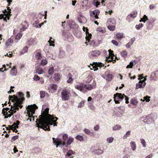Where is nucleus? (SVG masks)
<instances>
[{
	"instance_id": "nucleus-1",
	"label": "nucleus",
	"mask_w": 158,
	"mask_h": 158,
	"mask_svg": "<svg viewBox=\"0 0 158 158\" xmlns=\"http://www.w3.org/2000/svg\"><path fill=\"white\" fill-rule=\"evenodd\" d=\"M44 105H43L41 114L39 116L40 120L39 123L41 128L49 131L50 130V125L57 126L58 123L56 121L58 118L56 117H54L53 115L49 114V108H46L44 109Z\"/></svg>"
},
{
	"instance_id": "nucleus-2",
	"label": "nucleus",
	"mask_w": 158,
	"mask_h": 158,
	"mask_svg": "<svg viewBox=\"0 0 158 158\" xmlns=\"http://www.w3.org/2000/svg\"><path fill=\"white\" fill-rule=\"evenodd\" d=\"M24 99H9V102L8 104H9L10 102L11 101L13 102V105L12 106V110L15 113L16 111V110H18L19 107L22 108L23 106L21 105Z\"/></svg>"
},
{
	"instance_id": "nucleus-3",
	"label": "nucleus",
	"mask_w": 158,
	"mask_h": 158,
	"mask_svg": "<svg viewBox=\"0 0 158 158\" xmlns=\"http://www.w3.org/2000/svg\"><path fill=\"white\" fill-rule=\"evenodd\" d=\"M75 87L77 89L84 93L87 90H90L92 89V86L91 85L83 83H81L77 85Z\"/></svg>"
},
{
	"instance_id": "nucleus-4",
	"label": "nucleus",
	"mask_w": 158,
	"mask_h": 158,
	"mask_svg": "<svg viewBox=\"0 0 158 158\" xmlns=\"http://www.w3.org/2000/svg\"><path fill=\"white\" fill-rule=\"evenodd\" d=\"M124 108L123 107H118L115 108L113 112V114L117 117H120L122 115V113L124 111Z\"/></svg>"
},
{
	"instance_id": "nucleus-5",
	"label": "nucleus",
	"mask_w": 158,
	"mask_h": 158,
	"mask_svg": "<svg viewBox=\"0 0 158 158\" xmlns=\"http://www.w3.org/2000/svg\"><path fill=\"white\" fill-rule=\"evenodd\" d=\"M100 11L98 9L92 11V13L90 14L91 20H94L96 19L99 18L98 16L100 14Z\"/></svg>"
},
{
	"instance_id": "nucleus-6",
	"label": "nucleus",
	"mask_w": 158,
	"mask_h": 158,
	"mask_svg": "<svg viewBox=\"0 0 158 158\" xmlns=\"http://www.w3.org/2000/svg\"><path fill=\"white\" fill-rule=\"evenodd\" d=\"M38 108V107L35 104L29 105L27 108V109L28 111H29L32 114H34L35 113V110Z\"/></svg>"
},
{
	"instance_id": "nucleus-7",
	"label": "nucleus",
	"mask_w": 158,
	"mask_h": 158,
	"mask_svg": "<svg viewBox=\"0 0 158 158\" xmlns=\"http://www.w3.org/2000/svg\"><path fill=\"white\" fill-rule=\"evenodd\" d=\"M70 94L69 91L66 89H64L62 91L61 95L62 99H69Z\"/></svg>"
},
{
	"instance_id": "nucleus-8",
	"label": "nucleus",
	"mask_w": 158,
	"mask_h": 158,
	"mask_svg": "<svg viewBox=\"0 0 158 158\" xmlns=\"http://www.w3.org/2000/svg\"><path fill=\"white\" fill-rule=\"evenodd\" d=\"M17 93L19 97H20L19 98H18L17 95H14L12 96H9V99H25L24 98V94L23 93L19 92Z\"/></svg>"
},
{
	"instance_id": "nucleus-9",
	"label": "nucleus",
	"mask_w": 158,
	"mask_h": 158,
	"mask_svg": "<svg viewBox=\"0 0 158 158\" xmlns=\"http://www.w3.org/2000/svg\"><path fill=\"white\" fill-rule=\"evenodd\" d=\"M129 99L124 94H122L121 93H116L114 95V99Z\"/></svg>"
},
{
	"instance_id": "nucleus-10",
	"label": "nucleus",
	"mask_w": 158,
	"mask_h": 158,
	"mask_svg": "<svg viewBox=\"0 0 158 158\" xmlns=\"http://www.w3.org/2000/svg\"><path fill=\"white\" fill-rule=\"evenodd\" d=\"M158 79V71H155L152 73L151 75L150 80L151 81L157 80Z\"/></svg>"
},
{
	"instance_id": "nucleus-11",
	"label": "nucleus",
	"mask_w": 158,
	"mask_h": 158,
	"mask_svg": "<svg viewBox=\"0 0 158 158\" xmlns=\"http://www.w3.org/2000/svg\"><path fill=\"white\" fill-rule=\"evenodd\" d=\"M146 82H144L141 80H140L139 82L136 84V89H138L139 88H143L146 85Z\"/></svg>"
},
{
	"instance_id": "nucleus-12",
	"label": "nucleus",
	"mask_w": 158,
	"mask_h": 158,
	"mask_svg": "<svg viewBox=\"0 0 158 158\" xmlns=\"http://www.w3.org/2000/svg\"><path fill=\"white\" fill-rule=\"evenodd\" d=\"M101 53V51L97 50L92 51L91 52V55L93 57H97L99 56Z\"/></svg>"
},
{
	"instance_id": "nucleus-13",
	"label": "nucleus",
	"mask_w": 158,
	"mask_h": 158,
	"mask_svg": "<svg viewBox=\"0 0 158 158\" xmlns=\"http://www.w3.org/2000/svg\"><path fill=\"white\" fill-rule=\"evenodd\" d=\"M113 78V76L112 74L108 72H106L105 73V78L106 81H110Z\"/></svg>"
},
{
	"instance_id": "nucleus-14",
	"label": "nucleus",
	"mask_w": 158,
	"mask_h": 158,
	"mask_svg": "<svg viewBox=\"0 0 158 158\" xmlns=\"http://www.w3.org/2000/svg\"><path fill=\"white\" fill-rule=\"evenodd\" d=\"M153 116V114H149L148 115V118L147 119V124H149L152 123L154 121Z\"/></svg>"
},
{
	"instance_id": "nucleus-15",
	"label": "nucleus",
	"mask_w": 158,
	"mask_h": 158,
	"mask_svg": "<svg viewBox=\"0 0 158 158\" xmlns=\"http://www.w3.org/2000/svg\"><path fill=\"white\" fill-rule=\"evenodd\" d=\"M88 31V29L87 28H86L85 30V33L86 35V36L85 37V39L87 41L89 42L90 39L91 38L92 35L91 34L89 33Z\"/></svg>"
},
{
	"instance_id": "nucleus-16",
	"label": "nucleus",
	"mask_w": 158,
	"mask_h": 158,
	"mask_svg": "<svg viewBox=\"0 0 158 158\" xmlns=\"http://www.w3.org/2000/svg\"><path fill=\"white\" fill-rule=\"evenodd\" d=\"M22 25H23V27L21 29L22 31H24L28 27L29 24L26 21H25L22 23Z\"/></svg>"
},
{
	"instance_id": "nucleus-17",
	"label": "nucleus",
	"mask_w": 158,
	"mask_h": 158,
	"mask_svg": "<svg viewBox=\"0 0 158 158\" xmlns=\"http://www.w3.org/2000/svg\"><path fill=\"white\" fill-rule=\"evenodd\" d=\"M90 65H92V68H90L91 70H93V69H94V71H96L98 69V63L97 62H93L92 64H91Z\"/></svg>"
},
{
	"instance_id": "nucleus-18",
	"label": "nucleus",
	"mask_w": 158,
	"mask_h": 158,
	"mask_svg": "<svg viewBox=\"0 0 158 158\" xmlns=\"http://www.w3.org/2000/svg\"><path fill=\"white\" fill-rule=\"evenodd\" d=\"M83 131L85 134L89 135L91 136L92 135H94V132L93 130L90 131L89 129L85 128Z\"/></svg>"
},
{
	"instance_id": "nucleus-19",
	"label": "nucleus",
	"mask_w": 158,
	"mask_h": 158,
	"mask_svg": "<svg viewBox=\"0 0 158 158\" xmlns=\"http://www.w3.org/2000/svg\"><path fill=\"white\" fill-rule=\"evenodd\" d=\"M115 21L112 19H108L106 23L107 25H115Z\"/></svg>"
},
{
	"instance_id": "nucleus-20",
	"label": "nucleus",
	"mask_w": 158,
	"mask_h": 158,
	"mask_svg": "<svg viewBox=\"0 0 158 158\" xmlns=\"http://www.w3.org/2000/svg\"><path fill=\"white\" fill-rule=\"evenodd\" d=\"M137 12L135 11H133L132 13L130 14L127 17V19H128L130 17H132L133 18H135L137 15Z\"/></svg>"
},
{
	"instance_id": "nucleus-21",
	"label": "nucleus",
	"mask_w": 158,
	"mask_h": 158,
	"mask_svg": "<svg viewBox=\"0 0 158 158\" xmlns=\"http://www.w3.org/2000/svg\"><path fill=\"white\" fill-rule=\"evenodd\" d=\"M12 106H11L10 110L9 111V113L7 114H6L5 116L4 117L5 118H7L8 117H10L14 113L12 110Z\"/></svg>"
},
{
	"instance_id": "nucleus-22",
	"label": "nucleus",
	"mask_w": 158,
	"mask_h": 158,
	"mask_svg": "<svg viewBox=\"0 0 158 158\" xmlns=\"http://www.w3.org/2000/svg\"><path fill=\"white\" fill-rule=\"evenodd\" d=\"M10 109L8 108H4L2 110V113L3 114V115H5L6 114H7L10 113L8 112Z\"/></svg>"
},
{
	"instance_id": "nucleus-23",
	"label": "nucleus",
	"mask_w": 158,
	"mask_h": 158,
	"mask_svg": "<svg viewBox=\"0 0 158 158\" xmlns=\"http://www.w3.org/2000/svg\"><path fill=\"white\" fill-rule=\"evenodd\" d=\"M36 73L39 74H40L44 73V72L42 68L39 67L36 69Z\"/></svg>"
},
{
	"instance_id": "nucleus-24",
	"label": "nucleus",
	"mask_w": 158,
	"mask_h": 158,
	"mask_svg": "<svg viewBox=\"0 0 158 158\" xmlns=\"http://www.w3.org/2000/svg\"><path fill=\"white\" fill-rule=\"evenodd\" d=\"M10 73L13 76L16 75L17 73V70L16 68L14 67L10 70Z\"/></svg>"
},
{
	"instance_id": "nucleus-25",
	"label": "nucleus",
	"mask_w": 158,
	"mask_h": 158,
	"mask_svg": "<svg viewBox=\"0 0 158 158\" xmlns=\"http://www.w3.org/2000/svg\"><path fill=\"white\" fill-rule=\"evenodd\" d=\"M93 152L95 153V154H98V155L102 154L103 152V151L101 149L94 150L93 151Z\"/></svg>"
},
{
	"instance_id": "nucleus-26",
	"label": "nucleus",
	"mask_w": 158,
	"mask_h": 158,
	"mask_svg": "<svg viewBox=\"0 0 158 158\" xmlns=\"http://www.w3.org/2000/svg\"><path fill=\"white\" fill-rule=\"evenodd\" d=\"M10 10L7 11L6 9L3 10L2 12L4 14V15L8 16L9 15H10L11 9H10Z\"/></svg>"
},
{
	"instance_id": "nucleus-27",
	"label": "nucleus",
	"mask_w": 158,
	"mask_h": 158,
	"mask_svg": "<svg viewBox=\"0 0 158 158\" xmlns=\"http://www.w3.org/2000/svg\"><path fill=\"white\" fill-rule=\"evenodd\" d=\"M68 138V135L67 134H65L63 135V139L64 140V142L61 144L64 145L65 144V142Z\"/></svg>"
},
{
	"instance_id": "nucleus-28",
	"label": "nucleus",
	"mask_w": 158,
	"mask_h": 158,
	"mask_svg": "<svg viewBox=\"0 0 158 158\" xmlns=\"http://www.w3.org/2000/svg\"><path fill=\"white\" fill-rule=\"evenodd\" d=\"M131 147L132 150L135 151L136 149V145L135 142L134 141H132L130 143Z\"/></svg>"
},
{
	"instance_id": "nucleus-29",
	"label": "nucleus",
	"mask_w": 158,
	"mask_h": 158,
	"mask_svg": "<svg viewBox=\"0 0 158 158\" xmlns=\"http://www.w3.org/2000/svg\"><path fill=\"white\" fill-rule=\"evenodd\" d=\"M121 128V127L119 125H116L114 126L112 128L113 131L119 130Z\"/></svg>"
},
{
	"instance_id": "nucleus-30",
	"label": "nucleus",
	"mask_w": 158,
	"mask_h": 158,
	"mask_svg": "<svg viewBox=\"0 0 158 158\" xmlns=\"http://www.w3.org/2000/svg\"><path fill=\"white\" fill-rule=\"evenodd\" d=\"M116 37L117 40H120L123 38V34L122 33H118L116 34Z\"/></svg>"
},
{
	"instance_id": "nucleus-31",
	"label": "nucleus",
	"mask_w": 158,
	"mask_h": 158,
	"mask_svg": "<svg viewBox=\"0 0 158 158\" xmlns=\"http://www.w3.org/2000/svg\"><path fill=\"white\" fill-rule=\"evenodd\" d=\"M120 54L122 57L125 58L127 56V53L126 51H123L120 52Z\"/></svg>"
},
{
	"instance_id": "nucleus-32",
	"label": "nucleus",
	"mask_w": 158,
	"mask_h": 158,
	"mask_svg": "<svg viewBox=\"0 0 158 158\" xmlns=\"http://www.w3.org/2000/svg\"><path fill=\"white\" fill-rule=\"evenodd\" d=\"M107 26L108 29L111 31H113L115 29V25H110L109 26Z\"/></svg>"
},
{
	"instance_id": "nucleus-33",
	"label": "nucleus",
	"mask_w": 158,
	"mask_h": 158,
	"mask_svg": "<svg viewBox=\"0 0 158 158\" xmlns=\"http://www.w3.org/2000/svg\"><path fill=\"white\" fill-rule=\"evenodd\" d=\"M54 80L56 81H58L60 78V76L58 73H56L54 75Z\"/></svg>"
},
{
	"instance_id": "nucleus-34",
	"label": "nucleus",
	"mask_w": 158,
	"mask_h": 158,
	"mask_svg": "<svg viewBox=\"0 0 158 158\" xmlns=\"http://www.w3.org/2000/svg\"><path fill=\"white\" fill-rule=\"evenodd\" d=\"M48 61L46 59H43L41 60L40 64L42 66H45L48 64Z\"/></svg>"
},
{
	"instance_id": "nucleus-35",
	"label": "nucleus",
	"mask_w": 158,
	"mask_h": 158,
	"mask_svg": "<svg viewBox=\"0 0 158 158\" xmlns=\"http://www.w3.org/2000/svg\"><path fill=\"white\" fill-rule=\"evenodd\" d=\"M53 139V143L56 145V148H57L58 147V141H59V139L58 138H57L56 139H55L54 138H52Z\"/></svg>"
},
{
	"instance_id": "nucleus-36",
	"label": "nucleus",
	"mask_w": 158,
	"mask_h": 158,
	"mask_svg": "<svg viewBox=\"0 0 158 158\" xmlns=\"http://www.w3.org/2000/svg\"><path fill=\"white\" fill-rule=\"evenodd\" d=\"M75 138L77 139L78 140L81 141L83 140H84L83 137L80 135H77L75 137Z\"/></svg>"
},
{
	"instance_id": "nucleus-37",
	"label": "nucleus",
	"mask_w": 158,
	"mask_h": 158,
	"mask_svg": "<svg viewBox=\"0 0 158 158\" xmlns=\"http://www.w3.org/2000/svg\"><path fill=\"white\" fill-rule=\"evenodd\" d=\"M93 3L94 6L97 7L100 5V2L98 1L97 0H94Z\"/></svg>"
},
{
	"instance_id": "nucleus-38",
	"label": "nucleus",
	"mask_w": 158,
	"mask_h": 158,
	"mask_svg": "<svg viewBox=\"0 0 158 158\" xmlns=\"http://www.w3.org/2000/svg\"><path fill=\"white\" fill-rule=\"evenodd\" d=\"M74 154L72 150H69L68 151L66 155V157L70 156L72 154Z\"/></svg>"
},
{
	"instance_id": "nucleus-39",
	"label": "nucleus",
	"mask_w": 158,
	"mask_h": 158,
	"mask_svg": "<svg viewBox=\"0 0 158 158\" xmlns=\"http://www.w3.org/2000/svg\"><path fill=\"white\" fill-rule=\"evenodd\" d=\"M73 141V139L71 137H69V139L67 141V144L70 145Z\"/></svg>"
},
{
	"instance_id": "nucleus-40",
	"label": "nucleus",
	"mask_w": 158,
	"mask_h": 158,
	"mask_svg": "<svg viewBox=\"0 0 158 158\" xmlns=\"http://www.w3.org/2000/svg\"><path fill=\"white\" fill-rule=\"evenodd\" d=\"M28 48L26 46L23 48L21 52V54H23L28 51Z\"/></svg>"
},
{
	"instance_id": "nucleus-41",
	"label": "nucleus",
	"mask_w": 158,
	"mask_h": 158,
	"mask_svg": "<svg viewBox=\"0 0 158 158\" xmlns=\"http://www.w3.org/2000/svg\"><path fill=\"white\" fill-rule=\"evenodd\" d=\"M130 103L134 105H136L138 103V102L136 99H130Z\"/></svg>"
},
{
	"instance_id": "nucleus-42",
	"label": "nucleus",
	"mask_w": 158,
	"mask_h": 158,
	"mask_svg": "<svg viewBox=\"0 0 158 158\" xmlns=\"http://www.w3.org/2000/svg\"><path fill=\"white\" fill-rule=\"evenodd\" d=\"M54 71V68L53 67H51L49 68L48 71V73L49 75H52Z\"/></svg>"
},
{
	"instance_id": "nucleus-43",
	"label": "nucleus",
	"mask_w": 158,
	"mask_h": 158,
	"mask_svg": "<svg viewBox=\"0 0 158 158\" xmlns=\"http://www.w3.org/2000/svg\"><path fill=\"white\" fill-rule=\"evenodd\" d=\"M131 131H128L126 134H125L123 137V139H126L130 135Z\"/></svg>"
},
{
	"instance_id": "nucleus-44",
	"label": "nucleus",
	"mask_w": 158,
	"mask_h": 158,
	"mask_svg": "<svg viewBox=\"0 0 158 158\" xmlns=\"http://www.w3.org/2000/svg\"><path fill=\"white\" fill-rule=\"evenodd\" d=\"M22 36V34L20 33H18L15 36L16 40H19Z\"/></svg>"
},
{
	"instance_id": "nucleus-45",
	"label": "nucleus",
	"mask_w": 158,
	"mask_h": 158,
	"mask_svg": "<svg viewBox=\"0 0 158 158\" xmlns=\"http://www.w3.org/2000/svg\"><path fill=\"white\" fill-rule=\"evenodd\" d=\"M68 77H69V79L67 80V82L68 83H71L73 81V79L72 78V77L70 73L68 74Z\"/></svg>"
},
{
	"instance_id": "nucleus-46",
	"label": "nucleus",
	"mask_w": 158,
	"mask_h": 158,
	"mask_svg": "<svg viewBox=\"0 0 158 158\" xmlns=\"http://www.w3.org/2000/svg\"><path fill=\"white\" fill-rule=\"evenodd\" d=\"M148 116L144 117H141L140 118V120L143 122H144V123H147V119L148 118Z\"/></svg>"
},
{
	"instance_id": "nucleus-47",
	"label": "nucleus",
	"mask_w": 158,
	"mask_h": 158,
	"mask_svg": "<svg viewBox=\"0 0 158 158\" xmlns=\"http://www.w3.org/2000/svg\"><path fill=\"white\" fill-rule=\"evenodd\" d=\"M109 52V56L108 57V59H109L110 57V56H114V55L113 53V52L111 49H110L108 50Z\"/></svg>"
},
{
	"instance_id": "nucleus-48",
	"label": "nucleus",
	"mask_w": 158,
	"mask_h": 158,
	"mask_svg": "<svg viewBox=\"0 0 158 158\" xmlns=\"http://www.w3.org/2000/svg\"><path fill=\"white\" fill-rule=\"evenodd\" d=\"M41 54L40 52H38L36 53L35 55L36 58L37 59H41Z\"/></svg>"
},
{
	"instance_id": "nucleus-49",
	"label": "nucleus",
	"mask_w": 158,
	"mask_h": 158,
	"mask_svg": "<svg viewBox=\"0 0 158 158\" xmlns=\"http://www.w3.org/2000/svg\"><path fill=\"white\" fill-rule=\"evenodd\" d=\"M143 24L142 23H140L139 25H137L135 26L136 29L137 30H139L143 26Z\"/></svg>"
},
{
	"instance_id": "nucleus-50",
	"label": "nucleus",
	"mask_w": 158,
	"mask_h": 158,
	"mask_svg": "<svg viewBox=\"0 0 158 158\" xmlns=\"http://www.w3.org/2000/svg\"><path fill=\"white\" fill-rule=\"evenodd\" d=\"M51 88L52 89L56 90L57 88V85L56 84H53L51 85Z\"/></svg>"
},
{
	"instance_id": "nucleus-51",
	"label": "nucleus",
	"mask_w": 158,
	"mask_h": 158,
	"mask_svg": "<svg viewBox=\"0 0 158 158\" xmlns=\"http://www.w3.org/2000/svg\"><path fill=\"white\" fill-rule=\"evenodd\" d=\"M45 92L44 91H41L40 92V98H44L45 96Z\"/></svg>"
},
{
	"instance_id": "nucleus-52",
	"label": "nucleus",
	"mask_w": 158,
	"mask_h": 158,
	"mask_svg": "<svg viewBox=\"0 0 158 158\" xmlns=\"http://www.w3.org/2000/svg\"><path fill=\"white\" fill-rule=\"evenodd\" d=\"M114 140V138L113 137H110L109 138H108L107 139V141L109 143H111Z\"/></svg>"
},
{
	"instance_id": "nucleus-53",
	"label": "nucleus",
	"mask_w": 158,
	"mask_h": 158,
	"mask_svg": "<svg viewBox=\"0 0 158 158\" xmlns=\"http://www.w3.org/2000/svg\"><path fill=\"white\" fill-rule=\"evenodd\" d=\"M141 143L142 144L143 147H146V142L145 140L143 139H140Z\"/></svg>"
},
{
	"instance_id": "nucleus-54",
	"label": "nucleus",
	"mask_w": 158,
	"mask_h": 158,
	"mask_svg": "<svg viewBox=\"0 0 158 158\" xmlns=\"http://www.w3.org/2000/svg\"><path fill=\"white\" fill-rule=\"evenodd\" d=\"M84 105V101H82L80 102L78 106V108H81L83 107Z\"/></svg>"
},
{
	"instance_id": "nucleus-55",
	"label": "nucleus",
	"mask_w": 158,
	"mask_h": 158,
	"mask_svg": "<svg viewBox=\"0 0 158 158\" xmlns=\"http://www.w3.org/2000/svg\"><path fill=\"white\" fill-rule=\"evenodd\" d=\"M112 43L113 44L115 45L116 46H117L118 45V42L116 40H113L111 41Z\"/></svg>"
},
{
	"instance_id": "nucleus-56",
	"label": "nucleus",
	"mask_w": 158,
	"mask_h": 158,
	"mask_svg": "<svg viewBox=\"0 0 158 158\" xmlns=\"http://www.w3.org/2000/svg\"><path fill=\"white\" fill-rule=\"evenodd\" d=\"M7 69H6V66L5 65H3V68H0V72H3V71L6 70Z\"/></svg>"
},
{
	"instance_id": "nucleus-57",
	"label": "nucleus",
	"mask_w": 158,
	"mask_h": 158,
	"mask_svg": "<svg viewBox=\"0 0 158 158\" xmlns=\"http://www.w3.org/2000/svg\"><path fill=\"white\" fill-rule=\"evenodd\" d=\"M133 65V63L132 62H131L130 63V64L127 66V68H132Z\"/></svg>"
},
{
	"instance_id": "nucleus-58",
	"label": "nucleus",
	"mask_w": 158,
	"mask_h": 158,
	"mask_svg": "<svg viewBox=\"0 0 158 158\" xmlns=\"http://www.w3.org/2000/svg\"><path fill=\"white\" fill-rule=\"evenodd\" d=\"M40 77L38 76L37 75H35L33 79L35 81H38L40 80Z\"/></svg>"
},
{
	"instance_id": "nucleus-59",
	"label": "nucleus",
	"mask_w": 158,
	"mask_h": 158,
	"mask_svg": "<svg viewBox=\"0 0 158 158\" xmlns=\"http://www.w3.org/2000/svg\"><path fill=\"white\" fill-rule=\"evenodd\" d=\"M142 19L143 20V22H144V23H145V22L147 21L148 19L147 17L146 16V15H143L142 18Z\"/></svg>"
},
{
	"instance_id": "nucleus-60",
	"label": "nucleus",
	"mask_w": 158,
	"mask_h": 158,
	"mask_svg": "<svg viewBox=\"0 0 158 158\" xmlns=\"http://www.w3.org/2000/svg\"><path fill=\"white\" fill-rule=\"evenodd\" d=\"M88 106L91 110H93L94 109V107L92 104H88Z\"/></svg>"
},
{
	"instance_id": "nucleus-61",
	"label": "nucleus",
	"mask_w": 158,
	"mask_h": 158,
	"mask_svg": "<svg viewBox=\"0 0 158 158\" xmlns=\"http://www.w3.org/2000/svg\"><path fill=\"white\" fill-rule=\"evenodd\" d=\"M15 87L14 86H11L10 87V89L9 91H8V93L9 94H10V93H11V92H14V90L13 89Z\"/></svg>"
},
{
	"instance_id": "nucleus-62",
	"label": "nucleus",
	"mask_w": 158,
	"mask_h": 158,
	"mask_svg": "<svg viewBox=\"0 0 158 158\" xmlns=\"http://www.w3.org/2000/svg\"><path fill=\"white\" fill-rule=\"evenodd\" d=\"M19 136L18 135H16L14 136H13L12 137L11 140H13L14 141L16 139H17L18 138Z\"/></svg>"
},
{
	"instance_id": "nucleus-63",
	"label": "nucleus",
	"mask_w": 158,
	"mask_h": 158,
	"mask_svg": "<svg viewBox=\"0 0 158 158\" xmlns=\"http://www.w3.org/2000/svg\"><path fill=\"white\" fill-rule=\"evenodd\" d=\"M6 130H11L13 128V125H10L8 127H6Z\"/></svg>"
},
{
	"instance_id": "nucleus-64",
	"label": "nucleus",
	"mask_w": 158,
	"mask_h": 158,
	"mask_svg": "<svg viewBox=\"0 0 158 158\" xmlns=\"http://www.w3.org/2000/svg\"><path fill=\"white\" fill-rule=\"evenodd\" d=\"M99 126L98 125H96L94 127V129L95 131H98L99 129Z\"/></svg>"
}]
</instances>
